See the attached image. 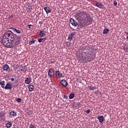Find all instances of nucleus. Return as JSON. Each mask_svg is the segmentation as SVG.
<instances>
[{"instance_id":"6ab92c4d","label":"nucleus","mask_w":128,"mask_h":128,"mask_svg":"<svg viewBox=\"0 0 128 128\" xmlns=\"http://www.w3.org/2000/svg\"><path fill=\"white\" fill-rule=\"evenodd\" d=\"M110 32V29L108 28H104V30L103 31V34H108V32Z\"/></svg>"},{"instance_id":"f704fd0d","label":"nucleus","mask_w":128,"mask_h":128,"mask_svg":"<svg viewBox=\"0 0 128 128\" xmlns=\"http://www.w3.org/2000/svg\"><path fill=\"white\" fill-rule=\"evenodd\" d=\"M10 80H11L12 82H14V78H11Z\"/></svg>"},{"instance_id":"dca6fc26","label":"nucleus","mask_w":128,"mask_h":128,"mask_svg":"<svg viewBox=\"0 0 128 128\" xmlns=\"http://www.w3.org/2000/svg\"><path fill=\"white\" fill-rule=\"evenodd\" d=\"M30 82H32V78H26L25 80V84H30Z\"/></svg>"},{"instance_id":"7c9ffc66","label":"nucleus","mask_w":128,"mask_h":128,"mask_svg":"<svg viewBox=\"0 0 128 128\" xmlns=\"http://www.w3.org/2000/svg\"><path fill=\"white\" fill-rule=\"evenodd\" d=\"M30 128H36V126H34V125L32 124H30Z\"/></svg>"},{"instance_id":"1a4fd4ad","label":"nucleus","mask_w":128,"mask_h":128,"mask_svg":"<svg viewBox=\"0 0 128 128\" xmlns=\"http://www.w3.org/2000/svg\"><path fill=\"white\" fill-rule=\"evenodd\" d=\"M74 34H76V32H72L71 34H70L68 38V40H70V42H71L72 40L74 38Z\"/></svg>"},{"instance_id":"6e6552de","label":"nucleus","mask_w":128,"mask_h":128,"mask_svg":"<svg viewBox=\"0 0 128 128\" xmlns=\"http://www.w3.org/2000/svg\"><path fill=\"white\" fill-rule=\"evenodd\" d=\"M55 76H56L58 78H62V74L60 73V70H56Z\"/></svg>"},{"instance_id":"c9c22d12","label":"nucleus","mask_w":128,"mask_h":128,"mask_svg":"<svg viewBox=\"0 0 128 128\" xmlns=\"http://www.w3.org/2000/svg\"><path fill=\"white\" fill-rule=\"evenodd\" d=\"M30 112H31L30 111L29 112H28V114H29V115L30 114H31Z\"/></svg>"},{"instance_id":"423d86ee","label":"nucleus","mask_w":128,"mask_h":128,"mask_svg":"<svg viewBox=\"0 0 128 128\" xmlns=\"http://www.w3.org/2000/svg\"><path fill=\"white\" fill-rule=\"evenodd\" d=\"M2 69L4 72H10V66H8V64H5L4 65Z\"/></svg>"},{"instance_id":"cd10ccee","label":"nucleus","mask_w":128,"mask_h":128,"mask_svg":"<svg viewBox=\"0 0 128 128\" xmlns=\"http://www.w3.org/2000/svg\"><path fill=\"white\" fill-rule=\"evenodd\" d=\"M16 102H22V99L20 98H16Z\"/></svg>"},{"instance_id":"9d476101","label":"nucleus","mask_w":128,"mask_h":128,"mask_svg":"<svg viewBox=\"0 0 128 128\" xmlns=\"http://www.w3.org/2000/svg\"><path fill=\"white\" fill-rule=\"evenodd\" d=\"M60 82L62 86H64V88H66V86H68V82H66V80H62Z\"/></svg>"},{"instance_id":"f8f14e48","label":"nucleus","mask_w":128,"mask_h":128,"mask_svg":"<svg viewBox=\"0 0 128 128\" xmlns=\"http://www.w3.org/2000/svg\"><path fill=\"white\" fill-rule=\"evenodd\" d=\"M44 10H45L46 14H50V12H52V9H50L48 6H45L44 8Z\"/></svg>"},{"instance_id":"20e7f679","label":"nucleus","mask_w":128,"mask_h":128,"mask_svg":"<svg viewBox=\"0 0 128 128\" xmlns=\"http://www.w3.org/2000/svg\"><path fill=\"white\" fill-rule=\"evenodd\" d=\"M48 76L50 78H54V68H50L48 70Z\"/></svg>"},{"instance_id":"a878e982","label":"nucleus","mask_w":128,"mask_h":128,"mask_svg":"<svg viewBox=\"0 0 128 128\" xmlns=\"http://www.w3.org/2000/svg\"><path fill=\"white\" fill-rule=\"evenodd\" d=\"M36 40L32 38V40L29 42V44H34Z\"/></svg>"},{"instance_id":"473e14b6","label":"nucleus","mask_w":128,"mask_h":128,"mask_svg":"<svg viewBox=\"0 0 128 128\" xmlns=\"http://www.w3.org/2000/svg\"><path fill=\"white\" fill-rule=\"evenodd\" d=\"M30 26H32V24H28V28H30Z\"/></svg>"},{"instance_id":"c85d7f7f","label":"nucleus","mask_w":128,"mask_h":128,"mask_svg":"<svg viewBox=\"0 0 128 128\" xmlns=\"http://www.w3.org/2000/svg\"><path fill=\"white\" fill-rule=\"evenodd\" d=\"M114 6H118V2H116V1H114Z\"/></svg>"},{"instance_id":"f03ea898","label":"nucleus","mask_w":128,"mask_h":128,"mask_svg":"<svg viewBox=\"0 0 128 128\" xmlns=\"http://www.w3.org/2000/svg\"><path fill=\"white\" fill-rule=\"evenodd\" d=\"M2 42L5 46L12 48L14 46V34L11 30L5 32L3 34Z\"/></svg>"},{"instance_id":"ea45409f","label":"nucleus","mask_w":128,"mask_h":128,"mask_svg":"<svg viewBox=\"0 0 128 128\" xmlns=\"http://www.w3.org/2000/svg\"><path fill=\"white\" fill-rule=\"evenodd\" d=\"M20 70H22H22H22V69H20Z\"/></svg>"},{"instance_id":"ddd939ff","label":"nucleus","mask_w":128,"mask_h":128,"mask_svg":"<svg viewBox=\"0 0 128 128\" xmlns=\"http://www.w3.org/2000/svg\"><path fill=\"white\" fill-rule=\"evenodd\" d=\"M4 88V90H12V85L10 84L8 82L6 83V86Z\"/></svg>"},{"instance_id":"4468645a","label":"nucleus","mask_w":128,"mask_h":128,"mask_svg":"<svg viewBox=\"0 0 128 128\" xmlns=\"http://www.w3.org/2000/svg\"><path fill=\"white\" fill-rule=\"evenodd\" d=\"M28 88L29 92H34V86L32 84H29Z\"/></svg>"},{"instance_id":"412c9836","label":"nucleus","mask_w":128,"mask_h":128,"mask_svg":"<svg viewBox=\"0 0 128 128\" xmlns=\"http://www.w3.org/2000/svg\"><path fill=\"white\" fill-rule=\"evenodd\" d=\"M96 6H97V8H102V4H100V2H97L96 4Z\"/></svg>"},{"instance_id":"393cba45","label":"nucleus","mask_w":128,"mask_h":128,"mask_svg":"<svg viewBox=\"0 0 128 128\" xmlns=\"http://www.w3.org/2000/svg\"><path fill=\"white\" fill-rule=\"evenodd\" d=\"M74 98V94H70L69 96L70 100H72Z\"/></svg>"},{"instance_id":"f3484780","label":"nucleus","mask_w":128,"mask_h":128,"mask_svg":"<svg viewBox=\"0 0 128 128\" xmlns=\"http://www.w3.org/2000/svg\"><path fill=\"white\" fill-rule=\"evenodd\" d=\"M0 84L1 86V88H4L5 86H6V81L4 80H1L0 82Z\"/></svg>"},{"instance_id":"2eb2a0df","label":"nucleus","mask_w":128,"mask_h":128,"mask_svg":"<svg viewBox=\"0 0 128 128\" xmlns=\"http://www.w3.org/2000/svg\"><path fill=\"white\" fill-rule=\"evenodd\" d=\"M98 120L100 122V124H102V122H104V118L103 116H98L97 118Z\"/></svg>"},{"instance_id":"b1692460","label":"nucleus","mask_w":128,"mask_h":128,"mask_svg":"<svg viewBox=\"0 0 128 128\" xmlns=\"http://www.w3.org/2000/svg\"><path fill=\"white\" fill-rule=\"evenodd\" d=\"M16 42H14V46H18V44H20V40H15Z\"/></svg>"},{"instance_id":"c756f323","label":"nucleus","mask_w":128,"mask_h":128,"mask_svg":"<svg viewBox=\"0 0 128 128\" xmlns=\"http://www.w3.org/2000/svg\"><path fill=\"white\" fill-rule=\"evenodd\" d=\"M63 98H64L65 100H68V97L66 95H64V96L63 97Z\"/></svg>"},{"instance_id":"39448f33","label":"nucleus","mask_w":128,"mask_h":128,"mask_svg":"<svg viewBox=\"0 0 128 128\" xmlns=\"http://www.w3.org/2000/svg\"><path fill=\"white\" fill-rule=\"evenodd\" d=\"M10 30H12V32H16L18 34H22V32L20 30H18L16 28H10Z\"/></svg>"},{"instance_id":"f257e3e1","label":"nucleus","mask_w":128,"mask_h":128,"mask_svg":"<svg viewBox=\"0 0 128 128\" xmlns=\"http://www.w3.org/2000/svg\"><path fill=\"white\" fill-rule=\"evenodd\" d=\"M84 52V56L82 54L80 55V56H78V60H82V62L84 64L88 62H91V60H94V49L88 46H84L83 48Z\"/></svg>"},{"instance_id":"bb28decb","label":"nucleus","mask_w":128,"mask_h":128,"mask_svg":"<svg viewBox=\"0 0 128 128\" xmlns=\"http://www.w3.org/2000/svg\"><path fill=\"white\" fill-rule=\"evenodd\" d=\"M88 88L90 90H94L96 89L94 86H88Z\"/></svg>"},{"instance_id":"58836bf2","label":"nucleus","mask_w":128,"mask_h":128,"mask_svg":"<svg viewBox=\"0 0 128 128\" xmlns=\"http://www.w3.org/2000/svg\"><path fill=\"white\" fill-rule=\"evenodd\" d=\"M30 10H32V7H30Z\"/></svg>"},{"instance_id":"9b49d317","label":"nucleus","mask_w":128,"mask_h":128,"mask_svg":"<svg viewBox=\"0 0 128 128\" xmlns=\"http://www.w3.org/2000/svg\"><path fill=\"white\" fill-rule=\"evenodd\" d=\"M44 29H42L41 30H40V32H39L40 38L44 36H46V32L44 31Z\"/></svg>"},{"instance_id":"7ed1b4c3","label":"nucleus","mask_w":128,"mask_h":128,"mask_svg":"<svg viewBox=\"0 0 128 128\" xmlns=\"http://www.w3.org/2000/svg\"><path fill=\"white\" fill-rule=\"evenodd\" d=\"M76 16L78 20L83 22L80 24V28H84L86 26H88L92 24V18L86 12L78 11L76 14Z\"/></svg>"},{"instance_id":"a211bd4d","label":"nucleus","mask_w":128,"mask_h":128,"mask_svg":"<svg viewBox=\"0 0 128 128\" xmlns=\"http://www.w3.org/2000/svg\"><path fill=\"white\" fill-rule=\"evenodd\" d=\"M15 38H14V40H20V38H22V36H18L16 34H14Z\"/></svg>"},{"instance_id":"0eeeda50","label":"nucleus","mask_w":128,"mask_h":128,"mask_svg":"<svg viewBox=\"0 0 128 128\" xmlns=\"http://www.w3.org/2000/svg\"><path fill=\"white\" fill-rule=\"evenodd\" d=\"M70 22L72 26H78V22H76V20L72 18L70 19Z\"/></svg>"},{"instance_id":"aec40b11","label":"nucleus","mask_w":128,"mask_h":128,"mask_svg":"<svg viewBox=\"0 0 128 128\" xmlns=\"http://www.w3.org/2000/svg\"><path fill=\"white\" fill-rule=\"evenodd\" d=\"M9 114L10 116H16V112H15L14 110H12L10 112Z\"/></svg>"},{"instance_id":"2f4dec72","label":"nucleus","mask_w":128,"mask_h":128,"mask_svg":"<svg viewBox=\"0 0 128 128\" xmlns=\"http://www.w3.org/2000/svg\"><path fill=\"white\" fill-rule=\"evenodd\" d=\"M86 114H90V109H88L86 110Z\"/></svg>"},{"instance_id":"4c0bfd02","label":"nucleus","mask_w":128,"mask_h":128,"mask_svg":"<svg viewBox=\"0 0 128 128\" xmlns=\"http://www.w3.org/2000/svg\"><path fill=\"white\" fill-rule=\"evenodd\" d=\"M30 10H32V7H30Z\"/></svg>"},{"instance_id":"e433bc0d","label":"nucleus","mask_w":128,"mask_h":128,"mask_svg":"<svg viewBox=\"0 0 128 128\" xmlns=\"http://www.w3.org/2000/svg\"><path fill=\"white\" fill-rule=\"evenodd\" d=\"M14 16L13 15H12L10 18H13Z\"/></svg>"},{"instance_id":"72a5a7b5","label":"nucleus","mask_w":128,"mask_h":128,"mask_svg":"<svg viewBox=\"0 0 128 128\" xmlns=\"http://www.w3.org/2000/svg\"><path fill=\"white\" fill-rule=\"evenodd\" d=\"M44 24V22H42V21L39 22V24Z\"/></svg>"},{"instance_id":"5701e85b","label":"nucleus","mask_w":128,"mask_h":128,"mask_svg":"<svg viewBox=\"0 0 128 128\" xmlns=\"http://www.w3.org/2000/svg\"><path fill=\"white\" fill-rule=\"evenodd\" d=\"M46 40V38H39L38 40V42H44V40Z\"/></svg>"},{"instance_id":"4be33fe9","label":"nucleus","mask_w":128,"mask_h":128,"mask_svg":"<svg viewBox=\"0 0 128 128\" xmlns=\"http://www.w3.org/2000/svg\"><path fill=\"white\" fill-rule=\"evenodd\" d=\"M12 126V122H8L6 124V127H7L8 128H10V126Z\"/></svg>"}]
</instances>
